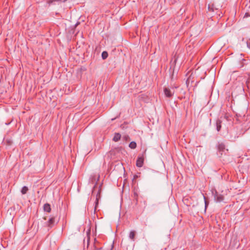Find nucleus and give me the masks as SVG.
Here are the masks:
<instances>
[{"label":"nucleus","mask_w":250,"mask_h":250,"mask_svg":"<svg viewBox=\"0 0 250 250\" xmlns=\"http://www.w3.org/2000/svg\"><path fill=\"white\" fill-rule=\"evenodd\" d=\"M101 187L95 186L92 190V195H96V201L95 202L94 212H96L97 208L99 204V200L101 198Z\"/></svg>","instance_id":"nucleus-1"},{"label":"nucleus","mask_w":250,"mask_h":250,"mask_svg":"<svg viewBox=\"0 0 250 250\" xmlns=\"http://www.w3.org/2000/svg\"><path fill=\"white\" fill-rule=\"evenodd\" d=\"M208 10L210 12L215 13L217 15L219 16H221L222 12L219 8L217 7L214 3H210L208 5Z\"/></svg>","instance_id":"nucleus-2"},{"label":"nucleus","mask_w":250,"mask_h":250,"mask_svg":"<svg viewBox=\"0 0 250 250\" xmlns=\"http://www.w3.org/2000/svg\"><path fill=\"white\" fill-rule=\"evenodd\" d=\"M164 92L165 96L168 98H171L174 93V90L173 88L170 89L168 87H165Z\"/></svg>","instance_id":"nucleus-3"},{"label":"nucleus","mask_w":250,"mask_h":250,"mask_svg":"<svg viewBox=\"0 0 250 250\" xmlns=\"http://www.w3.org/2000/svg\"><path fill=\"white\" fill-rule=\"evenodd\" d=\"M217 149L218 151L221 153V155H222V152L226 149V146L223 143H219L217 146Z\"/></svg>","instance_id":"nucleus-4"},{"label":"nucleus","mask_w":250,"mask_h":250,"mask_svg":"<svg viewBox=\"0 0 250 250\" xmlns=\"http://www.w3.org/2000/svg\"><path fill=\"white\" fill-rule=\"evenodd\" d=\"M144 159L143 157H138L136 161V166L139 167H141L144 164Z\"/></svg>","instance_id":"nucleus-5"},{"label":"nucleus","mask_w":250,"mask_h":250,"mask_svg":"<svg viewBox=\"0 0 250 250\" xmlns=\"http://www.w3.org/2000/svg\"><path fill=\"white\" fill-rule=\"evenodd\" d=\"M55 223V218L54 217H52L50 218L48 221L47 223V225L49 228H52Z\"/></svg>","instance_id":"nucleus-6"},{"label":"nucleus","mask_w":250,"mask_h":250,"mask_svg":"<svg viewBox=\"0 0 250 250\" xmlns=\"http://www.w3.org/2000/svg\"><path fill=\"white\" fill-rule=\"evenodd\" d=\"M214 197L217 202H220L224 200V196L222 195L219 194L217 193L215 195Z\"/></svg>","instance_id":"nucleus-7"},{"label":"nucleus","mask_w":250,"mask_h":250,"mask_svg":"<svg viewBox=\"0 0 250 250\" xmlns=\"http://www.w3.org/2000/svg\"><path fill=\"white\" fill-rule=\"evenodd\" d=\"M221 124H222V121L218 119L216 120V129L218 131H219L221 128Z\"/></svg>","instance_id":"nucleus-8"},{"label":"nucleus","mask_w":250,"mask_h":250,"mask_svg":"<svg viewBox=\"0 0 250 250\" xmlns=\"http://www.w3.org/2000/svg\"><path fill=\"white\" fill-rule=\"evenodd\" d=\"M43 209L45 211L50 212L51 211V207L50 204L46 203L44 205Z\"/></svg>","instance_id":"nucleus-9"},{"label":"nucleus","mask_w":250,"mask_h":250,"mask_svg":"<svg viewBox=\"0 0 250 250\" xmlns=\"http://www.w3.org/2000/svg\"><path fill=\"white\" fill-rule=\"evenodd\" d=\"M135 235L136 231L135 230H131L129 234V237L131 240L134 241Z\"/></svg>","instance_id":"nucleus-10"},{"label":"nucleus","mask_w":250,"mask_h":250,"mask_svg":"<svg viewBox=\"0 0 250 250\" xmlns=\"http://www.w3.org/2000/svg\"><path fill=\"white\" fill-rule=\"evenodd\" d=\"M121 137V134L120 133H116L114 134V137L113 138V140L114 142H117V141H118L119 140H120Z\"/></svg>","instance_id":"nucleus-11"},{"label":"nucleus","mask_w":250,"mask_h":250,"mask_svg":"<svg viewBox=\"0 0 250 250\" xmlns=\"http://www.w3.org/2000/svg\"><path fill=\"white\" fill-rule=\"evenodd\" d=\"M136 143L134 141L131 142L129 145V147L131 149H135L136 147Z\"/></svg>","instance_id":"nucleus-12"},{"label":"nucleus","mask_w":250,"mask_h":250,"mask_svg":"<svg viewBox=\"0 0 250 250\" xmlns=\"http://www.w3.org/2000/svg\"><path fill=\"white\" fill-rule=\"evenodd\" d=\"M28 190V188L26 186H24L23 187H22V188L21 189V192L22 194H25L27 193Z\"/></svg>","instance_id":"nucleus-13"},{"label":"nucleus","mask_w":250,"mask_h":250,"mask_svg":"<svg viewBox=\"0 0 250 250\" xmlns=\"http://www.w3.org/2000/svg\"><path fill=\"white\" fill-rule=\"evenodd\" d=\"M108 57V53L106 51H104L102 53V57L103 60L106 59Z\"/></svg>","instance_id":"nucleus-14"},{"label":"nucleus","mask_w":250,"mask_h":250,"mask_svg":"<svg viewBox=\"0 0 250 250\" xmlns=\"http://www.w3.org/2000/svg\"><path fill=\"white\" fill-rule=\"evenodd\" d=\"M134 196L136 201L135 204L137 205L138 204V194L136 192H134Z\"/></svg>","instance_id":"nucleus-15"},{"label":"nucleus","mask_w":250,"mask_h":250,"mask_svg":"<svg viewBox=\"0 0 250 250\" xmlns=\"http://www.w3.org/2000/svg\"><path fill=\"white\" fill-rule=\"evenodd\" d=\"M191 78V75L189 76V77L188 78V79H187V80L186 81V83H187V85H188L189 84Z\"/></svg>","instance_id":"nucleus-16"},{"label":"nucleus","mask_w":250,"mask_h":250,"mask_svg":"<svg viewBox=\"0 0 250 250\" xmlns=\"http://www.w3.org/2000/svg\"><path fill=\"white\" fill-rule=\"evenodd\" d=\"M203 197H204V199L205 200V208H207V206L208 205V203L207 202V201L206 200V197L203 195Z\"/></svg>","instance_id":"nucleus-17"},{"label":"nucleus","mask_w":250,"mask_h":250,"mask_svg":"<svg viewBox=\"0 0 250 250\" xmlns=\"http://www.w3.org/2000/svg\"><path fill=\"white\" fill-rule=\"evenodd\" d=\"M144 208H145L146 205V201H144Z\"/></svg>","instance_id":"nucleus-18"},{"label":"nucleus","mask_w":250,"mask_h":250,"mask_svg":"<svg viewBox=\"0 0 250 250\" xmlns=\"http://www.w3.org/2000/svg\"><path fill=\"white\" fill-rule=\"evenodd\" d=\"M248 16V13H246L244 17H247Z\"/></svg>","instance_id":"nucleus-19"}]
</instances>
